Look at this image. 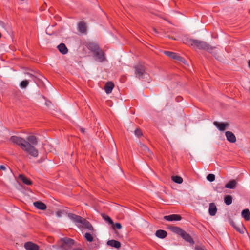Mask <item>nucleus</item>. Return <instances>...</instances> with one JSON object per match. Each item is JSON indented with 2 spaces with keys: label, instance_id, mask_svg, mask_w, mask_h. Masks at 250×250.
<instances>
[{
  "label": "nucleus",
  "instance_id": "obj_1",
  "mask_svg": "<svg viewBox=\"0 0 250 250\" xmlns=\"http://www.w3.org/2000/svg\"><path fill=\"white\" fill-rule=\"evenodd\" d=\"M10 141L18 146L26 153L31 157L37 158L39 155L38 149L35 147L37 145V138L34 135H30L26 138V140L24 138L17 137L12 136L10 138Z\"/></svg>",
  "mask_w": 250,
  "mask_h": 250
},
{
  "label": "nucleus",
  "instance_id": "obj_2",
  "mask_svg": "<svg viewBox=\"0 0 250 250\" xmlns=\"http://www.w3.org/2000/svg\"><path fill=\"white\" fill-rule=\"evenodd\" d=\"M184 42L188 45L193 47L194 48L199 49H204L209 52L213 53V55L218 59L216 55V53H213L212 52L213 48L204 41L195 39H187L184 41Z\"/></svg>",
  "mask_w": 250,
  "mask_h": 250
},
{
  "label": "nucleus",
  "instance_id": "obj_3",
  "mask_svg": "<svg viewBox=\"0 0 250 250\" xmlns=\"http://www.w3.org/2000/svg\"><path fill=\"white\" fill-rule=\"evenodd\" d=\"M136 76L138 78H143V76L146 74L144 66L141 64H138L135 66Z\"/></svg>",
  "mask_w": 250,
  "mask_h": 250
},
{
  "label": "nucleus",
  "instance_id": "obj_4",
  "mask_svg": "<svg viewBox=\"0 0 250 250\" xmlns=\"http://www.w3.org/2000/svg\"><path fill=\"white\" fill-rule=\"evenodd\" d=\"M96 61L99 62H103L105 60L104 54L101 49L93 53Z\"/></svg>",
  "mask_w": 250,
  "mask_h": 250
},
{
  "label": "nucleus",
  "instance_id": "obj_5",
  "mask_svg": "<svg viewBox=\"0 0 250 250\" xmlns=\"http://www.w3.org/2000/svg\"><path fill=\"white\" fill-rule=\"evenodd\" d=\"M81 224V227L86 229L88 231L91 232V233H93L95 232V230L91 223L85 219H83Z\"/></svg>",
  "mask_w": 250,
  "mask_h": 250
},
{
  "label": "nucleus",
  "instance_id": "obj_6",
  "mask_svg": "<svg viewBox=\"0 0 250 250\" xmlns=\"http://www.w3.org/2000/svg\"><path fill=\"white\" fill-rule=\"evenodd\" d=\"M164 53L170 58L177 60L180 62L185 63V59L176 53L169 51H165Z\"/></svg>",
  "mask_w": 250,
  "mask_h": 250
},
{
  "label": "nucleus",
  "instance_id": "obj_7",
  "mask_svg": "<svg viewBox=\"0 0 250 250\" xmlns=\"http://www.w3.org/2000/svg\"><path fill=\"white\" fill-rule=\"evenodd\" d=\"M213 125L221 131H225L229 126L228 123H220L217 121H214Z\"/></svg>",
  "mask_w": 250,
  "mask_h": 250
},
{
  "label": "nucleus",
  "instance_id": "obj_8",
  "mask_svg": "<svg viewBox=\"0 0 250 250\" xmlns=\"http://www.w3.org/2000/svg\"><path fill=\"white\" fill-rule=\"evenodd\" d=\"M139 146L141 148V151H142V153L146 155L148 157H151L152 155V153L150 150V149L147 147L146 146L143 144V143L140 142L139 143Z\"/></svg>",
  "mask_w": 250,
  "mask_h": 250
},
{
  "label": "nucleus",
  "instance_id": "obj_9",
  "mask_svg": "<svg viewBox=\"0 0 250 250\" xmlns=\"http://www.w3.org/2000/svg\"><path fill=\"white\" fill-rule=\"evenodd\" d=\"M24 247L26 250H39V246L32 242L25 243Z\"/></svg>",
  "mask_w": 250,
  "mask_h": 250
},
{
  "label": "nucleus",
  "instance_id": "obj_10",
  "mask_svg": "<svg viewBox=\"0 0 250 250\" xmlns=\"http://www.w3.org/2000/svg\"><path fill=\"white\" fill-rule=\"evenodd\" d=\"M227 140L231 143H234L236 141V138L235 135L231 131H227L225 133Z\"/></svg>",
  "mask_w": 250,
  "mask_h": 250
},
{
  "label": "nucleus",
  "instance_id": "obj_11",
  "mask_svg": "<svg viewBox=\"0 0 250 250\" xmlns=\"http://www.w3.org/2000/svg\"><path fill=\"white\" fill-rule=\"evenodd\" d=\"M164 219L168 221H180L181 220V217L178 214H172L164 216Z\"/></svg>",
  "mask_w": 250,
  "mask_h": 250
},
{
  "label": "nucleus",
  "instance_id": "obj_12",
  "mask_svg": "<svg viewBox=\"0 0 250 250\" xmlns=\"http://www.w3.org/2000/svg\"><path fill=\"white\" fill-rule=\"evenodd\" d=\"M107 245L111 247H114L117 249L120 248L121 244L118 241L115 240H109L107 242Z\"/></svg>",
  "mask_w": 250,
  "mask_h": 250
},
{
  "label": "nucleus",
  "instance_id": "obj_13",
  "mask_svg": "<svg viewBox=\"0 0 250 250\" xmlns=\"http://www.w3.org/2000/svg\"><path fill=\"white\" fill-rule=\"evenodd\" d=\"M68 217L74 222L78 224H81L83 219L82 217L72 213L69 214Z\"/></svg>",
  "mask_w": 250,
  "mask_h": 250
},
{
  "label": "nucleus",
  "instance_id": "obj_14",
  "mask_svg": "<svg viewBox=\"0 0 250 250\" xmlns=\"http://www.w3.org/2000/svg\"><path fill=\"white\" fill-rule=\"evenodd\" d=\"M87 48L94 53L100 49L98 45L95 42H89L87 44Z\"/></svg>",
  "mask_w": 250,
  "mask_h": 250
},
{
  "label": "nucleus",
  "instance_id": "obj_15",
  "mask_svg": "<svg viewBox=\"0 0 250 250\" xmlns=\"http://www.w3.org/2000/svg\"><path fill=\"white\" fill-rule=\"evenodd\" d=\"M114 87V83L112 82H108L105 84L104 90L107 94H110L111 93Z\"/></svg>",
  "mask_w": 250,
  "mask_h": 250
},
{
  "label": "nucleus",
  "instance_id": "obj_16",
  "mask_svg": "<svg viewBox=\"0 0 250 250\" xmlns=\"http://www.w3.org/2000/svg\"><path fill=\"white\" fill-rule=\"evenodd\" d=\"M217 207L214 203L209 204L208 212L211 216H214L217 212Z\"/></svg>",
  "mask_w": 250,
  "mask_h": 250
},
{
  "label": "nucleus",
  "instance_id": "obj_17",
  "mask_svg": "<svg viewBox=\"0 0 250 250\" xmlns=\"http://www.w3.org/2000/svg\"><path fill=\"white\" fill-rule=\"evenodd\" d=\"M237 184V181L236 180H231L225 185V188H227L234 189Z\"/></svg>",
  "mask_w": 250,
  "mask_h": 250
},
{
  "label": "nucleus",
  "instance_id": "obj_18",
  "mask_svg": "<svg viewBox=\"0 0 250 250\" xmlns=\"http://www.w3.org/2000/svg\"><path fill=\"white\" fill-rule=\"evenodd\" d=\"M33 205L37 208L40 210H44L46 208V205L40 201L35 202Z\"/></svg>",
  "mask_w": 250,
  "mask_h": 250
},
{
  "label": "nucleus",
  "instance_id": "obj_19",
  "mask_svg": "<svg viewBox=\"0 0 250 250\" xmlns=\"http://www.w3.org/2000/svg\"><path fill=\"white\" fill-rule=\"evenodd\" d=\"M180 236H181V237L187 242L190 243H193V241L191 236L185 231L183 230Z\"/></svg>",
  "mask_w": 250,
  "mask_h": 250
},
{
  "label": "nucleus",
  "instance_id": "obj_20",
  "mask_svg": "<svg viewBox=\"0 0 250 250\" xmlns=\"http://www.w3.org/2000/svg\"><path fill=\"white\" fill-rule=\"evenodd\" d=\"M61 241L63 242V244L61 245L62 247H64L65 245H68L70 246L74 243L73 240L67 238H63L61 239Z\"/></svg>",
  "mask_w": 250,
  "mask_h": 250
},
{
  "label": "nucleus",
  "instance_id": "obj_21",
  "mask_svg": "<svg viewBox=\"0 0 250 250\" xmlns=\"http://www.w3.org/2000/svg\"><path fill=\"white\" fill-rule=\"evenodd\" d=\"M155 235L157 237L163 239L167 236V232L164 230L159 229L156 231Z\"/></svg>",
  "mask_w": 250,
  "mask_h": 250
},
{
  "label": "nucleus",
  "instance_id": "obj_22",
  "mask_svg": "<svg viewBox=\"0 0 250 250\" xmlns=\"http://www.w3.org/2000/svg\"><path fill=\"white\" fill-rule=\"evenodd\" d=\"M57 47L59 51L63 54H65L68 52V49L66 46L63 43H62L60 44H59Z\"/></svg>",
  "mask_w": 250,
  "mask_h": 250
},
{
  "label": "nucleus",
  "instance_id": "obj_23",
  "mask_svg": "<svg viewBox=\"0 0 250 250\" xmlns=\"http://www.w3.org/2000/svg\"><path fill=\"white\" fill-rule=\"evenodd\" d=\"M241 215L246 221H249L250 219V211L248 209L243 210Z\"/></svg>",
  "mask_w": 250,
  "mask_h": 250
},
{
  "label": "nucleus",
  "instance_id": "obj_24",
  "mask_svg": "<svg viewBox=\"0 0 250 250\" xmlns=\"http://www.w3.org/2000/svg\"><path fill=\"white\" fill-rule=\"evenodd\" d=\"M19 178L25 184L29 185L32 184L30 180L22 175H20Z\"/></svg>",
  "mask_w": 250,
  "mask_h": 250
},
{
  "label": "nucleus",
  "instance_id": "obj_25",
  "mask_svg": "<svg viewBox=\"0 0 250 250\" xmlns=\"http://www.w3.org/2000/svg\"><path fill=\"white\" fill-rule=\"evenodd\" d=\"M170 229L173 232L180 235H181L182 232L183 231V230H182L181 228L175 226L171 227Z\"/></svg>",
  "mask_w": 250,
  "mask_h": 250
},
{
  "label": "nucleus",
  "instance_id": "obj_26",
  "mask_svg": "<svg viewBox=\"0 0 250 250\" xmlns=\"http://www.w3.org/2000/svg\"><path fill=\"white\" fill-rule=\"evenodd\" d=\"M94 233L95 232L92 233L90 231L89 232L85 233L84 234L85 239L88 242H92L93 241V235H94Z\"/></svg>",
  "mask_w": 250,
  "mask_h": 250
},
{
  "label": "nucleus",
  "instance_id": "obj_27",
  "mask_svg": "<svg viewBox=\"0 0 250 250\" xmlns=\"http://www.w3.org/2000/svg\"><path fill=\"white\" fill-rule=\"evenodd\" d=\"M79 30L83 33H85L86 31V26L83 22H81L79 24Z\"/></svg>",
  "mask_w": 250,
  "mask_h": 250
},
{
  "label": "nucleus",
  "instance_id": "obj_28",
  "mask_svg": "<svg viewBox=\"0 0 250 250\" xmlns=\"http://www.w3.org/2000/svg\"><path fill=\"white\" fill-rule=\"evenodd\" d=\"M171 179L173 181L177 184H181L183 181L182 178L179 176H172Z\"/></svg>",
  "mask_w": 250,
  "mask_h": 250
},
{
  "label": "nucleus",
  "instance_id": "obj_29",
  "mask_svg": "<svg viewBox=\"0 0 250 250\" xmlns=\"http://www.w3.org/2000/svg\"><path fill=\"white\" fill-rule=\"evenodd\" d=\"M232 197L231 195H226L224 197V202L227 205H229L232 203Z\"/></svg>",
  "mask_w": 250,
  "mask_h": 250
},
{
  "label": "nucleus",
  "instance_id": "obj_30",
  "mask_svg": "<svg viewBox=\"0 0 250 250\" xmlns=\"http://www.w3.org/2000/svg\"><path fill=\"white\" fill-rule=\"evenodd\" d=\"M102 216L103 218L105 221H106L107 222H108L109 224H110V225L113 224V222L109 216H108L104 214H103L102 215Z\"/></svg>",
  "mask_w": 250,
  "mask_h": 250
},
{
  "label": "nucleus",
  "instance_id": "obj_31",
  "mask_svg": "<svg viewBox=\"0 0 250 250\" xmlns=\"http://www.w3.org/2000/svg\"><path fill=\"white\" fill-rule=\"evenodd\" d=\"M235 229L240 233H244L245 228L242 223H240L239 225H238L237 227Z\"/></svg>",
  "mask_w": 250,
  "mask_h": 250
},
{
  "label": "nucleus",
  "instance_id": "obj_32",
  "mask_svg": "<svg viewBox=\"0 0 250 250\" xmlns=\"http://www.w3.org/2000/svg\"><path fill=\"white\" fill-rule=\"evenodd\" d=\"M111 225H112L113 229H122V227L121 224L119 223H114L113 222V224Z\"/></svg>",
  "mask_w": 250,
  "mask_h": 250
},
{
  "label": "nucleus",
  "instance_id": "obj_33",
  "mask_svg": "<svg viewBox=\"0 0 250 250\" xmlns=\"http://www.w3.org/2000/svg\"><path fill=\"white\" fill-rule=\"evenodd\" d=\"M28 81L27 80L22 81L20 83V87L21 88H25L28 85Z\"/></svg>",
  "mask_w": 250,
  "mask_h": 250
},
{
  "label": "nucleus",
  "instance_id": "obj_34",
  "mask_svg": "<svg viewBox=\"0 0 250 250\" xmlns=\"http://www.w3.org/2000/svg\"><path fill=\"white\" fill-rule=\"evenodd\" d=\"M207 179L209 182H213L215 180V176L213 174H209L207 176Z\"/></svg>",
  "mask_w": 250,
  "mask_h": 250
},
{
  "label": "nucleus",
  "instance_id": "obj_35",
  "mask_svg": "<svg viewBox=\"0 0 250 250\" xmlns=\"http://www.w3.org/2000/svg\"><path fill=\"white\" fill-rule=\"evenodd\" d=\"M134 133H135V135L138 137H139L142 135V133L141 130L139 128H137L135 130Z\"/></svg>",
  "mask_w": 250,
  "mask_h": 250
},
{
  "label": "nucleus",
  "instance_id": "obj_36",
  "mask_svg": "<svg viewBox=\"0 0 250 250\" xmlns=\"http://www.w3.org/2000/svg\"><path fill=\"white\" fill-rule=\"evenodd\" d=\"M62 214H63V212L61 210H58L56 213V215L58 217H62Z\"/></svg>",
  "mask_w": 250,
  "mask_h": 250
},
{
  "label": "nucleus",
  "instance_id": "obj_37",
  "mask_svg": "<svg viewBox=\"0 0 250 250\" xmlns=\"http://www.w3.org/2000/svg\"><path fill=\"white\" fill-rule=\"evenodd\" d=\"M230 224L235 229H236L238 226L235 224V223L233 221H230Z\"/></svg>",
  "mask_w": 250,
  "mask_h": 250
},
{
  "label": "nucleus",
  "instance_id": "obj_38",
  "mask_svg": "<svg viewBox=\"0 0 250 250\" xmlns=\"http://www.w3.org/2000/svg\"><path fill=\"white\" fill-rule=\"evenodd\" d=\"M230 224L235 229H236L238 226L235 224V223L233 221H230Z\"/></svg>",
  "mask_w": 250,
  "mask_h": 250
},
{
  "label": "nucleus",
  "instance_id": "obj_39",
  "mask_svg": "<svg viewBox=\"0 0 250 250\" xmlns=\"http://www.w3.org/2000/svg\"><path fill=\"white\" fill-rule=\"evenodd\" d=\"M0 169H2L3 170H5L6 169V167H5V166H4L3 165H0Z\"/></svg>",
  "mask_w": 250,
  "mask_h": 250
},
{
  "label": "nucleus",
  "instance_id": "obj_40",
  "mask_svg": "<svg viewBox=\"0 0 250 250\" xmlns=\"http://www.w3.org/2000/svg\"><path fill=\"white\" fill-rule=\"evenodd\" d=\"M195 250H204V249L202 247H196L195 248Z\"/></svg>",
  "mask_w": 250,
  "mask_h": 250
},
{
  "label": "nucleus",
  "instance_id": "obj_41",
  "mask_svg": "<svg viewBox=\"0 0 250 250\" xmlns=\"http://www.w3.org/2000/svg\"><path fill=\"white\" fill-rule=\"evenodd\" d=\"M0 24L3 27H5V26H4V23L3 22H0Z\"/></svg>",
  "mask_w": 250,
  "mask_h": 250
},
{
  "label": "nucleus",
  "instance_id": "obj_42",
  "mask_svg": "<svg viewBox=\"0 0 250 250\" xmlns=\"http://www.w3.org/2000/svg\"><path fill=\"white\" fill-rule=\"evenodd\" d=\"M153 30L154 32H155L156 33H158V31H157L156 29L155 28H153Z\"/></svg>",
  "mask_w": 250,
  "mask_h": 250
},
{
  "label": "nucleus",
  "instance_id": "obj_43",
  "mask_svg": "<svg viewBox=\"0 0 250 250\" xmlns=\"http://www.w3.org/2000/svg\"><path fill=\"white\" fill-rule=\"evenodd\" d=\"M248 66H249V68H250V59L249 60V62H248Z\"/></svg>",
  "mask_w": 250,
  "mask_h": 250
},
{
  "label": "nucleus",
  "instance_id": "obj_44",
  "mask_svg": "<svg viewBox=\"0 0 250 250\" xmlns=\"http://www.w3.org/2000/svg\"><path fill=\"white\" fill-rule=\"evenodd\" d=\"M81 131L83 133L84 132V130L83 128H81Z\"/></svg>",
  "mask_w": 250,
  "mask_h": 250
},
{
  "label": "nucleus",
  "instance_id": "obj_45",
  "mask_svg": "<svg viewBox=\"0 0 250 250\" xmlns=\"http://www.w3.org/2000/svg\"><path fill=\"white\" fill-rule=\"evenodd\" d=\"M1 33H0V38H1Z\"/></svg>",
  "mask_w": 250,
  "mask_h": 250
}]
</instances>
